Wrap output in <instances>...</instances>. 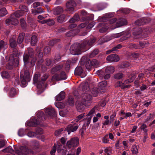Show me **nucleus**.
Returning <instances> with one entry per match:
<instances>
[{
	"label": "nucleus",
	"mask_w": 155,
	"mask_h": 155,
	"mask_svg": "<svg viewBox=\"0 0 155 155\" xmlns=\"http://www.w3.org/2000/svg\"><path fill=\"white\" fill-rule=\"evenodd\" d=\"M96 40L93 38L89 40L84 41L81 44L75 43L72 45L70 47V51L73 55H75L80 54V52L85 51L89 48V46L92 45L95 42Z\"/></svg>",
	"instance_id": "f257e3e1"
},
{
	"label": "nucleus",
	"mask_w": 155,
	"mask_h": 155,
	"mask_svg": "<svg viewBox=\"0 0 155 155\" xmlns=\"http://www.w3.org/2000/svg\"><path fill=\"white\" fill-rule=\"evenodd\" d=\"M109 24L102 23L99 24L100 25L103 27L100 29L99 31L101 33L105 32L110 28V29L112 30L127 24V21L124 19H119L117 20L114 18L111 19L109 21Z\"/></svg>",
	"instance_id": "f03ea898"
},
{
	"label": "nucleus",
	"mask_w": 155,
	"mask_h": 155,
	"mask_svg": "<svg viewBox=\"0 0 155 155\" xmlns=\"http://www.w3.org/2000/svg\"><path fill=\"white\" fill-rule=\"evenodd\" d=\"M80 86L82 88L84 93L81 95V101L84 104L86 105H90L91 103L92 97L91 95L90 88L88 84L82 83Z\"/></svg>",
	"instance_id": "7ed1b4c3"
},
{
	"label": "nucleus",
	"mask_w": 155,
	"mask_h": 155,
	"mask_svg": "<svg viewBox=\"0 0 155 155\" xmlns=\"http://www.w3.org/2000/svg\"><path fill=\"white\" fill-rule=\"evenodd\" d=\"M14 150L10 146L2 150V151L5 153L8 152L14 154L15 153L18 155H27L28 152V150L25 147L21 146L18 147L14 145Z\"/></svg>",
	"instance_id": "20e7f679"
},
{
	"label": "nucleus",
	"mask_w": 155,
	"mask_h": 155,
	"mask_svg": "<svg viewBox=\"0 0 155 155\" xmlns=\"http://www.w3.org/2000/svg\"><path fill=\"white\" fill-rule=\"evenodd\" d=\"M38 120L36 118L33 117L31 120L28 121L26 123V125L29 126H34L36 125H42V121L45 119L44 113L41 111H39L36 113Z\"/></svg>",
	"instance_id": "39448f33"
},
{
	"label": "nucleus",
	"mask_w": 155,
	"mask_h": 155,
	"mask_svg": "<svg viewBox=\"0 0 155 155\" xmlns=\"http://www.w3.org/2000/svg\"><path fill=\"white\" fill-rule=\"evenodd\" d=\"M20 78L22 85L25 87L26 85L27 82L31 80L29 71L24 68L21 72Z\"/></svg>",
	"instance_id": "423d86ee"
},
{
	"label": "nucleus",
	"mask_w": 155,
	"mask_h": 155,
	"mask_svg": "<svg viewBox=\"0 0 155 155\" xmlns=\"http://www.w3.org/2000/svg\"><path fill=\"white\" fill-rule=\"evenodd\" d=\"M8 65L10 66L8 68L10 69L13 67H16L18 66L19 63L18 58L16 54H13L10 55Z\"/></svg>",
	"instance_id": "0eeeda50"
},
{
	"label": "nucleus",
	"mask_w": 155,
	"mask_h": 155,
	"mask_svg": "<svg viewBox=\"0 0 155 155\" xmlns=\"http://www.w3.org/2000/svg\"><path fill=\"white\" fill-rule=\"evenodd\" d=\"M31 57V56H30L29 55H28L27 52L24 53L23 55V61L24 65L26 66L28 65L30 67H31L35 65L36 61V58L35 57L32 58L31 61L30 62L29 59Z\"/></svg>",
	"instance_id": "6e6552de"
},
{
	"label": "nucleus",
	"mask_w": 155,
	"mask_h": 155,
	"mask_svg": "<svg viewBox=\"0 0 155 155\" xmlns=\"http://www.w3.org/2000/svg\"><path fill=\"white\" fill-rule=\"evenodd\" d=\"M48 76L47 74H44L41 77V81L39 82H38L37 86L38 88L39 89L38 91V93H41L44 90L45 86L44 84V82L48 78Z\"/></svg>",
	"instance_id": "1a4fd4ad"
},
{
	"label": "nucleus",
	"mask_w": 155,
	"mask_h": 155,
	"mask_svg": "<svg viewBox=\"0 0 155 155\" xmlns=\"http://www.w3.org/2000/svg\"><path fill=\"white\" fill-rule=\"evenodd\" d=\"M88 23V22L86 21L84 23H81L78 26V30H76L75 29H74L70 31L67 33V36L68 37H70L77 34L79 31V30L85 27Z\"/></svg>",
	"instance_id": "9d476101"
},
{
	"label": "nucleus",
	"mask_w": 155,
	"mask_h": 155,
	"mask_svg": "<svg viewBox=\"0 0 155 155\" xmlns=\"http://www.w3.org/2000/svg\"><path fill=\"white\" fill-rule=\"evenodd\" d=\"M121 36L120 33L114 34L111 35V37L106 36L104 38H102L99 39L98 43L99 44H101L110 40L113 38H117Z\"/></svg>",
	"instance_id": "9b49d317"
},
{
	"label": "nucleus",
	"mask_w": 155,
	"mask_h": 155,
	"mask_svg": "<svg viewBox=\"0 0 155 155\" xmlns=\"http://www.w3.org/2000/svg\"><path fill=\"white\" fill-rule=\"evenodd\" d=\"M79 143V140L77 137H74L71 139V140L67 141V145L69 148H73L77 146Z\"/></svg>",
	"instance_id": "f8f14e48"
},
{
	"label": "nucleus",
	"mask_w": 155,
	"mask_h": 155,
	"mask_svg": "<svg viewBox=\"0 0 155 155\" xmlns=\"http://www.w3.org/2000/svg\"><path fill=\"white\" fill-rule=\"evenodd\" d=\"M78 127V125L76 124L75 123H72L68 125V127L66 128L64 131L65 132L67 131L68 134H69L71 132H74L76 131Z\"/></svg>",
	"instance_id": "ddd939ff"
},
{
	"label": "nucleus",
	"mask_w": 155,
	"mask_h": 155,
	"mask_svg": "<svg viewBox=\"0 0 155 155\" xmlns=\"http://www.w3.org/2000/svg\"><path fill=\"white\" fill-rule=\"evenodd\" d=\"M45 112L46 115L51 118L53 119L56 116V113L54 110L51 107L45 109Z\"/></svg>",
	"instance_id": "4468645a"
},
{
	"label": "nucleus",
	"mask_w": 155,
	"mask_h": 155,
	"mask_svg": "<svg viewBox=\"0 0 155 155\" xmlns=\"http://www.w3.org/2000/svg\"><path fill=\"white\" fill-rule=\"evenodd\" d=\"M76 5V3L74 1L71 0L69 1L66 4V11L71 12L74 11V7Z\"/></svg>",
	"instance_id": "2eb2a0df"
},
{
	"label": "nucleus",
	"mask_w": 155,
	"mask_h": 155,
	"mask_svg": "<svg viewBox=\"0 0 155 155\" xmlns=\"http://www.w3.org/2000/svg\"><path fill=\"white\" fill-rule=\"evenodd\" d=\"M96 108L95 107H94L91 109L86 115V116L87 117V118L86 119L87 120L85 124L87 125H88L90 124L91 117L95 114Z\"/></svg>",
	"instance_id": "dca6fc26"
},
{
	"label": "nucleus",
	"mask_w": 155,
	"mask_h": 155,
	"mask_svg": "<svg viewBox=\"0 0 155 155\" xmlns=\"http://www.w3.org/2000/svg\"><path fill=\"white\" fill-rule=\"evenodd\" d=\"M67 78V76L64 72H62L59 75L57 74L54 75L52 78V80H55L56 81H59L62 80H65Z\"/></svg>",
	"instance_id": "f3484780"
},
{
	"label": "nucleus",
	"mask_w": 155,
	"mask_h": 155,
	"mask_svg": "<svg viewBox=\"0 0 155 155\" xmlns=\"http://www.w3.org/2000/svg\"><path fill=\"white\" fill-rule=\"evenodd\" d=\"M119 58L118 55L112 54L108 56L106 60L109 62H116L119 60Z\"/></svg>",
	"instance_id": "a211bd4d"
},
{
	"label": "nucleus",
	"mask_w": 155,
	"mask_h": 155,
	"mask_svg": "<svg viewBox=\"0 0 155 155\" xmlns=\"http://www.w3.org/2000/svg\"><path fill=\"white\" fill-rule=\"evenodd\" d=\"M76 104L78 111L81 112H82L84 110L85 107L89 106L84 104L82 101L81 102L77 101Z\"/></svg>",
	"instance_id": "6ab92c4d"
},
{
	"label": "nucleus",
	"mask_w": 155,
	"mask_h": 155,
	"mask_svg": "<svg viewBox=\"0 0 155 155\" xmlns=\"http://www.w3.org/2000/svg\"><path fill=\"white\" fill-rule=\"evenodd\" d=\"M147 18H140L136 21L135 23L136 25H143L147 22L146 20H147Z\"/></svg>",
	"instance_id": "aec40b11"
},
{
	"label": "nucleus",
	"mask_w": 155,
	"mask_h": 155,
	"mask_svg": "<svg viewBox=\"0 0 155 155\" xmlns=\"http://www.w3.org/2000/svg\"><path fill=\"white\" fill-rule=\"evenodd\" d=\"M65 96V92L63 91H62L56 96V99L57 101H60L64 99Z\"/></svg>",
	"instance_id": "412c9836"
},
{
	"label": "nucleus",
	"mask_w": 155,
	"mask_h": 155,
	"mask_svg": "<svg viewBox=\"0 0 155 155\" xmlns=\"http://www.w3.org/2000/svg\"><path fill=\"white\" fill-rule=\"evenodd\" d=\"M8 47L7 43L3 40L0 41V52L2 50L4 51Z\"/></svg>",
	"instance_id": "4be33fe9"
},
{
	"label": "nucleus",
	"mask_w": 155,
	"mask_h": 155,
	"mask_svg": "<svg viewBox=\"0 0 155 155\" xmlns=\"http://www.w3.org/2000/svg\"><path fill=\"white\" fill-rule=\"evenodd\" d=\"M63 12V9L62 8L60 7H57L53 10V13L54 15H58Z\"/></svg>",
	"instance_id": "5701e85b"
},
{
	"label": "nucleus",
	"mask_w": 155,
	"mask_h": 155,
	"mask_svg": "<svg viewBox=\"0 0 155 155\" xmlns=\"http://www.w3.org/2000/svg\"><path fill=\"white\" fill-rule=\"evenodd\" d=\"M36 52L37 53V55H38L40 58H41L43 57V54L42 52V50L40 47H38L36 50Z\"/></svg>",
	"instance_id": "b1692460"
},
{
	"label": "nucleus",
	"mask_w": 155,
	"mask_h": 155,
	"mask_svg": "<svg viewBox=\"0 0 155 155\" xmlns=\"http://www.w3.org/2000/svg\"><path fill=\"white\" fill-rule=\"evenodd\" d=\"M67 16L64 14H62L59 16L57 18V20L59 23L64 21L66 20Z\"/></svg>",
	"instance_id": "393cba45"
},
{
	"label": "nucleus",
	"mask_w": 155,
	"mask_h": 155,
	"mask_svg": "<svg viewBox=\"0 0 155 155\" xmlns=\"http://www.w3.org/2000/svg\"><path fill=\"white\" fill-rule=\"evenodd\" d=\"M37 41V38L35 35H33L31 37V44L32 46H35Z\"/></svg>",
	"instance_id": "a878e982"
},
{
	"label": "nucleus",
	"mask_w": 155,
	"mask_h": 155,
	"mask_svg": "<svg viewBox=\"0 0 155 155\" xmlns=\"http://www.w3.org/2000/svg\"><path fill=\"white\" fill-rule=\"evenodd\" d=\"M14 15H12L10 17L12 21V24L13 25H16L19 23V21L14 18Z\"/></svg>",
	"instance_id": "bb28decb"
},
{
	"label": "nucleus",
	"mask_w": 155,
	"mask_h": 155,
	"mask_svg": "<svg viewBox=\"0 0 155 155\" xmlns=\"http://www.w3.org/2000/svg\"><path fill=\"white\" fill-rule=\"evenodd\" d=\"M17 92L14 87L11 88L9 93V96L10 97H13L17 94Z\"/></svg>",
	"instance_id": "cd10ccee"
},
{
	"label": "nucleus",
	"mask_w": 155,
	"mask_h": 155,
	"mask_svg": "<svg viewBox=\"0 0 155 155\" xmlns=\"http://www.w3.org/2000/svg\"><path fill=\"white\" fill-rule=\"evenodd\" d=\"M114 67L113 66L107 67L105 69V72L107 73L112 74L114 71Z\"/></svg>",
	"instance_id": "c85d7f7f"
},
{
	"label": "nucleus",
	"mask_w": 155,
	"mask_h": 155,
	"mask_svg": "<svg viewBox=\"0 0 155 155\" xmlns=\"http://www.w3.org/2000/svg\"><path fill=\"white\" fill-rule=\"evenodd\" d=\"M83 72V70L81 67H77L75 70V73L78 75H81Z\"/></svg>",
	"instance_id": "c756f323"
},
{
	"label": "nucleus",
	"mask_w": 155,
	"mask_h": 155,
	"mask_svg": "<svg viewBox=\"0 0 155 155\" xmlns=\"http://www.w3.org/2000/svg\"><path fill=\"white\" fill-rule=\"evenodd\" d=\"M27 129L24 130L23 129H21L18 131V134L20 137H23L25 135V133L27 132Z\"/></svg>",
	"instance_id": "7c9ffc66"
},
{
	"label": "nucleus",
	"mask_w": 155,
	"mask_h": 155,
	"mask_svg": "<svg viewBox=\"0 0 155 155\" xmlns=\"http://www.w3.org/2000/svg\"><path fill=\"white\" fill-rule=\"evenodd\" d=\"M25 34L23 33L20 34L18 37V42L19 44H21L24 38Z\"/></svg>",
	"instance_id": "2f4dec72"
},
{
	"label": "nucleus",
	"mask_w": 155,
	"mask_h": 155,
	"mask_svg": "<svg viewBox=\"0 0 155 155\" xmlns=\"http://www.w3.org/2000/svg\"><path fill=\"white\" fill-rule=\"evenodd\" d=\"M12 15H14V16L16 18H19L20 16H22L23 15V14L21 11L18 10L15 12Z\"/></svg>",
	"instance_id": "473e14b6"
},
{
	"label": "nucleus",
	"mask_w": 155,
	"mask_h": 155,
	"mask_svg": "<svg viewBox=\"0 0 155 155\" xmlns=\"http://www.w3.org/2000/svg\"><path fill=\"white\" fill-rule=\"evenodd\" d=\"M107 85V81H102L99 83V88L103 89V88L105 87Z\"/></svg>",
	"instance_id": "72a5a7b5"
},
{
	"label": "nucleus",
	"mask_w": 155,
	"mask_h": 155,
	"mask_svg": "<svg viewBox=\"0 0 155 155\" xmlns=\"http://www.w3.org/2000/svg\"><path fill=\"white\" fill-rule=\"evenodd\" d=\"M90 62L91 63L92 66L94 67H97L99 66V63L96 59H93L91 61H90Z\"/></svg>",
	"instance_id": "f704fd0d"
},
{
	"label": "nucleus",
	"mask_w": 155,
	"mask_h": 155,
	"mask_svg": "<svg viewBox=\"0 0 155 155\" xmlns=\"http://www.w3.org/2000/svg\"><path fill=\"white\" fill-rule=\"evenodd\" d=\"M7 14V12L5 8H3L0 9V16H4Z\"/></svg>",
	"instance_id": "c9c22d12"
},
{
	"label": "nucleus",
	"mask_w": 155,
	"mask_h": 155,
	"mask_svg": "<svg viewBox=\"0 0 155 155\" xmlns=\"http://www.w3.org/2000/svg\"><path fill=\"white\" fill-rule=\"evenodd\" d=\"M19 8L20 9V11H21L23 12V13L24 14V12H28V9L27 7L23 5H20L19 6Z\"/></svg>",
	"instance_id": "e433bc0d"
},
{
	"label": "nucleus",
	"mask_w": 155,
	"mask_h": 155,
	"mask_svg": "<svg viewBox=\"0 0 155 155\" xmlns=\"http://www.w3.org/2000/svg\"><path fill=\"white\" fill-rule=\"evenodd\" d=\"M59 114L61 116L66 117L68 114V111L66 110H63L59 112Z\"/></svg>",
	"instance_id": "4c0bfd02"
},
{
	"label": "nucleus",
	"mask_w": 155,
	"mask_h": 155,
	"mask_svg": "<svg viewBox=\"0 0 155 155\" xmlns=\"http://www.w3.org/2000/svg\"><path fill=\"white\" fill-rule=\"evenodd\" d=\"M90 92L93 96L96 97L97 96L99 92L98 90H97L96 88H94L92 89Z\"/></svg>",
	"instance_id": "58836bf2"
},
{
	"label": "nucleus",
	"mask_w": 155,
	"mask_h": 155,
	"mask_svg": "<svg viewBox=\"0 0 155 155\" xmlns=\"http://www.w3.org/2000/svg\"><path fill=\"white\" fill-rule=\"evenodd\" d=\"M101 117V114L100 113H97L96 117H94L93 118V123L96 122L98 120V119Z\"/></svg>",
	"instance_id": "ea45409f"
},
{
	"label": "nucleus",
	"mask_w": 155,
	"mask_h": 155,
	"mask_svg": "<svg viewBox=\"0 0 155 155\" xmlns=\"http://www.w3.org/2000/svg\"><path fill=\"white\" fill-rule=\"evenodd\" d=\"M1 76L3 78H9V74L6 71H3L1 73Z\"/></svg>",
	"instance_id": "a19ab883"
},
{
	"label": "nucleus",
	"mask_w": 155,
	"mask_h": 155,
	"mask_svg": "<svg viewBox=\"0 0 155 155\" xmlns=\"http://www.w3.org/2000/svg\"><path fill=\"white\" fill-rule=\"evenodd\" d=\"M147 126L144 124H142L140 127V129L143 130L144 132V134L146 135H147Z\"/></svg>",
	"instance_id": "79ce46f5"
},
{
	"label": "nucleus",
	"mask_w": 155,
	"mask_h": 155,
	"mask_svg": "<svg viewBox=\"0 0 155 155\" xmlns=\"http://www.w3.org/2000/svg\"><path fill=\"white\" fill-rule=\"evenodd\" d=\"M37 134L35 132L30 131L27 133V136L30 137H34L36 136Z\"/></svg>",
	"instance_id": "37998d69"
},
{
	"label": "nucleus",
	"mask_w": 155,
	"mask_h": 155,
	"mask_svg": "<svg viewBox=\"0 0 155 155\" xmlns=\"http://www.w3.org/2000/svg\"><path fill=\"white\" fill-rule=\"evenodd\" d=\"M10 45L12 48H14L17 45V44L15 41L13 39H10Z\"/></svg>",
	"instance_id": "c03bdc74"
},
{
	"label": "nucleus",
	"mask_w": 155,
	"mask_h": 155,
	"mask_svg": "<svg viewBox=\"0 0 155 155\" xmlns=\"http://www.w3.org/2000/svg\"><path fill=\"white\" fill-rule=\"evenodd\" d=\"M102 141L104 143H108L109 140L108 139V134L106 135L104 137H103Z\"/></svg>",
	"instance_id": "a18cd8bd"
},
{
	"label": "nucleus",
	"mask_w": 155,
	"mask_h": 155,
	"mask_svg": "<svg viewBox=\"0 0 155 155\" xmlns=\"http://www.w3.org/2000/svg\"><path fill=\"white\" fill-rule=\"evenodd\" d=\"M67 103L70 106H73L74 104V101L73 98L72 97H70L68 98Z\"/></svg>",
	"instance_id": "49530a36"
},
{
	"label": "nucleus",
	"mask_w": 155,
	"mask_h": 155,
	"mask_svg": "<svg viewBox=\"0 0 155 155\" xmlns=\"http://www.w3.org/2000/svg\"><path fill=\"white\" fill-rule=\"evenodd\" d=\"M85 114H82L77 117L74 120V122H77L84 117Z\"/></svg>",
	"instance_id": "de8ad7c7"
},
{
	"label": "nucleus",
	"mask_w": 155,
	"mask_h": 155,
	"mask_svg": "<svg viewBox=\"0 0 155 155\" xmlns=\"http://www.w3.org/2000/svg\"><path fill=\"white\" fill-rule=\"evenodd\" d=\"M131 151L132 153L134 154H137V153L138 150L136 145H134L132 146L131 148Z\"/></svg>",
	"instance_id": "09e8293b"
},
{
	"label": "nucleus",
	"mask_w": 155,
	"mask_h": 155,
	"mask_svg": "<svg viewBox=\"0 0 155 155\" xmlns=\"http://www.w3.org/2000/svg\"><path fill=\"white\" fill-rule=\"evenodd\" d=\"M99 51L98 49H95L94 51L90 54L89 57L90 58H92L95 56L96 55L98 54Z\"/></svg>",
	"instance_id": "8fccbe9b"
},
{
	"label": "nucleus",
	"mask_w": 155,
	"mask_h": 155,
	"mask_svg": "<svg viewBox=\"0 0 155 155\" xmlns=\"http://www.w3.org/2000/svg\"><path fill=\"white\" fill-rule=\"evenodd\" d=\"M54 64L53 61H51V59L47 58L46 60V64L47 66H49Z\"/></svg>",
	"instance_id": "3c124183"
},
{
	"label": "nucleus",
	"mask_w": 155,
	"mask_h": 155,
	"mask_svg": "<svg viewBox=\"0 0 155 155\" xmlns=\"http://www.w3.org/2000/svg\"><path fill=\"white\" fill-rule=\"evenodd\" d=\"M63 131L62 128H61L56 131L55 133V135L57 137H59L61 134L62 132Z\"/></svg>",
	"instance_id": "603ef678"
},
{
	"label": "nucleus",
	"mask_w": 155,
	"mask_h": 155,
	"mask_svg": "<svg viewBox=\"0 0 155 155\" xmlns=\"http://www.w3.org/2000/svg\"><path fill=\"white\" fill-rule=\"evenodd\" d=\"M90 61H87L86 64V67L87 69L88 70H90L92 66L91 64V63H90Z\"/></svg>",
	"instance_id": "864d4df0"
},
{
	"label": "nucleus",
	"mask_w": 155,
	"mask_h": 155,
	"mask_svg": "<svg viewBox=\"0 0 155 155\" xmlns=\"http://www.w3.org/2000/svg\"><path fill=\"white\" fill-rule=\"evenodd\" d=\"M142 82V81H140L137 79L134 82V85L136 88H138L140 86V84Z\"/></svg>",
	"instance_id": "5fc2aeb1"
},
{
	"label": "nucleus",
	"mask_w": 155,
	"mask_h": 155,
	"mask_svg": "<svg viewBox=\"0 0 155 155\" xmlns=\"http://www.w3.org/2000/svg\"><path fill=\"white\" fill-rule=\"evenodd\" d=\"M59 41V39L51 40L49 41L48 44L49 45L52 46L54 45L55 43Z\"/></svg>",
	"instance_id": "6e6d98bb"
},
{
	"label": "nucleus",
	"mask_w": 155,
	"mask_h": 155,
	"mask_svg": "<svg viewBox=\"0 0 155 155\" xmlns=\"http://www.w3.org/2000/svg\"><path fill=\"white\" fill-rule=\"evenodd\" d=\"M142 32V30L140 28H139L138 31H134L133 33V34L134 35L136 36L141 34Z\"/></svg>",
	"instance_id": "4d7b16f0"
},
{
	"label": "nucleus",
	"mask_w": 155,
	"mask_h": 155,
	"mask_svg": "<svg viewBox=\"0 0 155 155\" xmlns=\"http://www.w3.org/2000/svg\"><path fill=\"white\" fill-rule=\"evenodd\" d=\"M123 75L121 73H118L115 75L114 76V78L117 79H120L123 77Z\"/></svg>",
	"instance_id": "13d9d810"
},
{
	"label": "nucleus",
	"mask_w": 155,
	"mask_h": 155,
	"mask_svg": "<svg viewBox=\"0 0 155 155\" xmlns=\"http://www.w3.org/2000/svg\"><path fill=\"white\" fill-rule=\"evenodd\" d=\"M44 12L43 9L40 8L39 10L36 11L35 12H32V13H33L34 15H37L39 13H41Z\"/></svg>",
	"instance_id": "bf43d9fd"
},
{
	"label": "nucleus",
	"mask_w": 155,
	"mask_h": 155,
	"mask_svg": "<svg viewBox=\"0 0 155 155\" xmlns=\"http://www.w3.org/2000/svg\"><path fill=\"white\" fill-rule=\"evenodd\" d=\"M38 74H35L33 78V81L34 82L35 84L36 83H38V82H39L40 81L38 82Z\"/></svg>",
	"instance_id": "052dcab7"
},
{
	"label": "nucleus",
	"mask_w": 155,
	"mask_h": 155,
	"mask_svg": "<svg viewBox=\"0 0 155 155\" xmlns=\"http://www.w3.org/2000/svg\"><path fill=\"white\" fill-rule=\"evenodd\" d=\"M28 52L29 54V55H30V56H31L33 55V49L30 48H28Z\"/></svg>",
	"instance_id": "680f3d73"
},
{
	"label": "nucleus",
	"mask_w": 155,
	"mask_h": 155,
	"mask_svg": "<svg viewBox=\"0 0 155 155\" xmlns=\"http://www.w3.org/2000/svg\"><path fill=\"white\" fill-rule=\"evenodd\" d=\"M47 24L48 25L50 26L52 25L54 23V20L52 19H48L47 20Z\"/></svg>",
	"instance_id": "e2e57ef3"
},
{
	"label": "nucleus",
	"mask_w": 155,
	"mask_h": 155,
	"mask_svg": "<svg viewBox=\"0 0 155 155\" xmlns=\"http://www.w3.org/2000/svg\"><path fill=\"white\" fill-rule=\"evenodd\" d=\"M20 23L21 27L24 28L26 25V22L24 19H21L20 20Z\"/></svg>",
	"instance_id": "0e129e2a"
},
{
	"label": "nucleus",
	"mask_w": 155,
	"mask_h": 155,
	"mask_svg": "<svg viewBox=\"0 0 155 155\" xmlns=\"http://www.w3.org/2000/svg\"><path fill=\"white\" fill-rule=\"evenodd\" d=\"M50 51V48L49 46H47L45 47L44 49V51L45 54H47L49 53Z\"/></svg>",
	"instance_id": "69168bd1"
},
{
	"label": "nucleus",
	"mask_w": 155,
	"mask_h": 155,
	"mask_svg": "<svg viewBox=\"0 0 155 155\" xmlns=\"http://www.w3.org/2000/svg\"><path fill=\"white\" fill-rule=\"evenodd\" d=\"M144 74L143 73H140L138 75L137 79L140 81H142V82Z\"/></svg>",
	"instance_id": "338daca9"
},
{
	"label": "nucleus",
	"mask_w": 155,
	"mask_h": 155,
	"mask_svg": "<svg viewBox=\"0 0 155 155\" xmlns=\"http://www.w3.org/2000/svg\"><path fill=\"white\" fill-rule=\"evenodd\" d=\"M55 105L58 108H63L64 107V105L61 103H56Z\"/></svg>",
	"instance_id": "774afa93"
}]
</instances>
